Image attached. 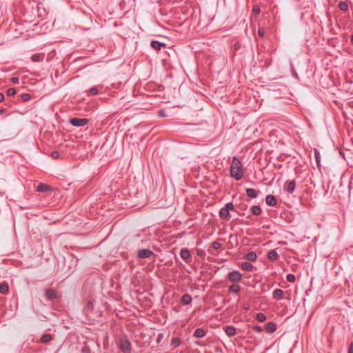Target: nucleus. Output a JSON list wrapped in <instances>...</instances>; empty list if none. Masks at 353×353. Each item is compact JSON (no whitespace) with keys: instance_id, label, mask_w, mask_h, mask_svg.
<instances>
[{"instance_id":"nucleus-29","label":"nucleus","mask_w":353,"mask_h":353,"mask_svg":"<svg viewBox=\"0 0 353 353\" xmlns=\"http://www.w3.org/2000/svg\"><path fill=\"white\" fill-rule=\"evenodd\" d=\"M338 6L342 11H347L348 10V4L345 1H341Z\"/></svg>"},{"instance_id":"nucleus-5","label":"nucleus","mask_w":353,"mask_h":353,"mask_svg":"<svg viewBox=\"0 0 353 353\" xmlns=\"http://www.w3.org/2000/svg\"><path fill=\"white\" fill-rule=\"evenodd\" d=\"M154 254L153 252L149 249H141L137 252V257L139 259H148Z\"/></svg>"},{"instance_id":"nucleus-11","label":"nucleus","mask_w":353,"mask_h":353,"mask_svg":"<svg viewBox=\"0 0 353 353\" xmlns=\"http://www.w3.org/2000/svg\"><path fill=\"white\" fill-rule=\"evenodd\" d=\"M225 334L231 337L236 334V328L234 326L228 325L225 327Z\"/></svg>"},{"instance_id":"nucleus-28","label":"nucleus","mask_w":353,"mask_h":353,"mask_svg":"<svg viewBox=\"0 0 353 353\" xmlns=\"http://www.w3.org/2000/svg\"><path fill=\"white\" fill-rule=\"evenodd\" d=\"M181 344V340L178 337L173 338L171 341V346H172L173 348H175L178 346H179Z\"/></svg>"},{"instance_id":"nucleus-42","label":"nucleus","mask_w":353,"mask_h":353,"mask_svg":"<svg viewBox=\"0 0 353 353\" xmlns=\"http://www.w3.org/2000/svg\"><path fill=\"white\" fill-rule=\"evenodd\" d=\"M11 81L13 83H18L19 81V79L18 77H12L11 79Z\"/></svg>"},{"instance_id":"nucleus-47","label":"nucleus","mask_w":353,"mask_h":353,"mask_svg":"<svg viewBox=\"0 0 353 353\" xmlns=\"http://www.w3.org/2000/svg\"><path fill=\"white\" fill-rule=\"evenodd\" d=\"M351 41H352V43H353V34L351 37Z\"/></svg>"},{"instance_id":"nucleus-33","label":"nucleus","mask_w":353,"mask_h":353,"mask_svg":"<svg viewBox=\"0 0 353 353\" xmlns=\"http://www.w3.org/2000/svg\"><path fill=\"white\" fill-rule=\"evenodd\" d=\"M89 94L91 95H96L98 94V90L96 87H92L89 90Z\"/></svg>"},{"instance_id":"nucleus-18","label":"nucleus","mask_w":353,"mask_h":353,"mask_svg":"<svg viewBox=\"0 0 353 353\" xmlns=\"http://www.w3.org/2000/svg\"><path fill=\"white\" fill-rule=\"evenodd\" d=\"M256 258L257 256L254 252H250L244 256V259L252 262L255 261L256 260Z\"/></svg>"},{"instance_id":"nucleus-15","label":"nucleus","mask_w":353,"mask_h":353,"mask_svg":"<svg viewBox=\"0 0 353 353\" xmlns=\"http://www.w3.org/2000/svg\"><path fill=\"white\" fill-rule=\"evenodd\" d=\"M45 58V54L43 53L42 54H32L31 57V60L33 62H39L42 61Z\"/></svg>"},{"instance_id":"nucleus-44","label":"nucleus","mask_w":353,"mask_h":353,"mask_svg":"<svg viewBox=\"0 0 353 353\" xmlns=\"http://www.w3.org/2000/svg\"><path fill=\"white\" fill-rule=\"evenodd\" d=\"M5 99L4 94L0 92V102L3 101Z\"/></svg>"},{"instance_id":"nucleus-7","label":"nucleus","mask_w":353,"mask_h":353,"mask_svg":"<svg viewBox=\"0 0 353 353\" xmlns=\"http://www.w3.org/2000/svg\"><path fill=\"white\" fill-rule=\"evenodd\" d=\"M45 296L48 300H54L57 298V294L54 290L48 289L45 292Z\"/></svg>"},{"instance_id":"nucleus-25","label":"nucleus","mask_w":353,"mask_h":353,"mask_svg":"<svg viewBox=\"0 0 353 353\" xmlns=\"http://www.w3.org/2000/svg\"><path fill=\"white\" fill-rule=\"evenodd\" d=\"M268 259L270 261H276L278 259L279 255H278V253L275 250H271L268 253Z\"/></svg>"},{"instance_id":"nucleus-19","label":"nucleus","mask_w":353,"mask_h":353,"mask_svg":"<svg viewBox=\"0 0 353 353\" xmlns=\"http://www.w3.org/2000/svg\"><path fill=\"white\" fill-rule=\"evenodd\" d=\"M9 291V286L8 283L3 282L0 284V293L2 294H6Z\"/></svg>"},{"instance_id":"nucleus-43","label":"nucleus","mask_w":353,"mask_h":353,"mask_svg":"<svg viewBox=\"0 0 353 353\" xmlns=\"http://www.w3.org/2000/svg\"><path fill=\"white\" fill-rule=\"evenodd\" d=\"M347 353H353V343L350 345Z\"/></svg>"},{"instance_id":"nucleus-30","label":"nucleus","mask_w":353,"mask_h":353,"mask_svg":"<svg viewBox=\"0 0 353 353\" xmlns=\"http://www.w3.org/2000/svg\"><path fill=\"white\" fill-rule=\"evenodd\" d=\"M286 280L288 281V282H290V283H294L295 282V280H296V278H295V276L292 274H287L286 276Z\"/></svg>"},{"instance_id":"nucleus-17","label":"nucleus","mask_w":353,"mask_h":353,"mask_svg":"<svg viewBox=\"0 0 353 353\" xmlns=\"http://www.w3.org/2000/svg\"><path fill=\"white\" fill-rule=\"evenodd\" d=\"M206 334V332L203 328H197L194 334V336L198 339L203 338Z\"/></svg>"},{"instance_id":"nucleus-22","label":"nucleus","mask_w":353,"mask_h":353,"mask_svg":"<svg viewBox=\"0 0 353 353\" xmlns=\"http://www.w3.org/2000/svg\"><path fill=\"white\" fill-rule=\"evenodd\" d=\"M50 190V187L44 183H39L37 188V191L39 192H46Z\"/></svg>"},{"instance_id":"nucleus-34","label":"nucleus","mask_w":353,"mask_h":353,"mask_svg":"<svg viewBox=\"0 0 353 353\" xmlns=\"http://www.w3.org/2000/svg\"><path fill=\"white\" fill-rule=\"evenodd\" d=\"M221 244L217 241H214L212 243V247L215 249V250H218L221 248Z\"/></svg>"},{"instance_id":"nucleus-16","label":"nucleus","mask_w":353,"mask_h":353,"mask_svg":"<svg viewBox=\"0 0 353 353\" xmlns=\"http://www.w3.org/2000/svg\"><path fill=\"white\" fill-rule=\"evenodd\" d=\"M192 297L190 294H185L182 296V297L181 298V302L183 304V305H188L190 304L191 302H192Z\"/></svg>"},{"instance_id":"nucleus-40","label":"nucleus","mask_w":353,"mask_h":353,"mask_svg":"<svg viewBox=\"0 0 353 353\" xmlns=\"http://www.w3.org/2000/svg\"><path fill=\"white\" fill-rule=\"evenodd\" d=\"M258 34L259 37H263L265 34V31L263 28H259L258 30Z\"/></svg>"},{"instance_id":"nucleus-2","label":"nucleus","mask_w":353,"mask_h":353,"mask_svg":"<svg viewBox=\"0 0 353 353\" xmlns=\"http://www.w3.org/2000/svg\"><path fill=\"white\" fill-rule=\"evenodd\" d=\"M119 347L123 353H130L131 352V343L125 337L119 339Z\"/></svg>"},{"instance_id":"nucleus-10","label":"nucleus","mask_w":353,"mask_h":353,"mask_svg":"<svg viewBox=\"0 0 353 353\" xmlns=\"http://www.w3.org/2000/svg\"><path fill=\"white\" fill-rule=\"evenodd\" d=\"M283 294H284V292L282 290L276 289L274 290V292L272 293V297L274 299L280 300L283 298Z\"/></svg>"},{"instance_id":"nucleus-26","label":"nucleus","mask_w":353,"mask_h":353,"mask_svg":"<svg viewBox=\"0 0 353 353\" xmlns=\"http://www.w3.org/2000/svg\"><path fill=\"white\" fill-rule=\"evenodd\" d=\"M250 211L254 215H259L261 212V208L258 205H253L251 208Z\"/></svg>"},{"instance_id":"nucleus-8","label":"nucleus","mask_w":353,"mask_h":353,"mask_svg":"<svg viewBox=\"0 0 353 353\" xmlns=\"http://www.w3.org/2000/svg\"><path fill=\"white\" fill-rule=\"evenodd\" d=\"M265 202L267 205L270 206H276L277 204V201L274 196L269 194L265 198Z\"/></svg>"},{"instance_id":"nucleus-4","label":"nucleus","mask_w":353,"mask_h":353,"mask_svg":"<svg viewBox=\"0 0 353 353\" xmlns=\"http://www.w3.org/2000/svg\"><path fill=\"white\" fill-rule=\"evenodd\" d=\"M89 120L85 118H72L70 119V123L76 127H83L88 124Z\"/></svg>"},{"instance_id":"nucleus-12","label":"nucleus","mask_w":353,"mask_h":353,"mask_svg":"<svg viewBox=\"0 0 353 353\" xmlns=\"http://www.w3.org/2000/svg\"><path fill=\"white\" fill-rule=\"evenodd\" d=\"M150 46L156 50H160L162 47L165 46V43L154 40L151 41Z\"/></svg>"},{"instance_id":"nucleus-45","label":"nucleus","mask_w":353,"mask_h":353,"mask_svg":"<svg viewBox=\"0 0 353 353\" xmlns=\"http://www.w3.org/2000/svg\"><path fill=\"white\" fill-rule=\"evenodd\" d=\"M88 307H90L91 309H92V308H93V303H92V301H89V302L88 303Z\"/></svg>"},{"instance_id":"nucleus-14","label":"nucleus","mask_w":353,"mask_h":353,"mask_svg":"<svg viewBox=\"0 0 353 353\" xmlns=\"http://www.w3.org/2000/svg\"><path fill=\"white\" fill-rule=\"evenodd\" d=\"M219 216L222 219H227L230 216V211L225 208H222L219 211Z\"/></svg>"},{"instance_id":"nucleus-6","label":"nucleus","mask_w":353,"mask_h":353,"mask_svg":"<svg viewBox=\"0 0 353 353\" xmlns=\"http://www.w3.org/2000/svg\"><path fill=\"white\" fill-rule=\"evenodd\" d=\"M295 186H296V182H295V181L292 180V181H289L288 183H287L285 185L284 190L287 192L292 194L295 190Z\"/></svg>"},{"instance_id":"nucleus-24","label":"nucleus","mask_w":353,"mask_h":353,"mask_svg":"<svg viewBox=\"0 0 353 353\" xmlns=\"http://www.w3.org/2000/svg\"><path fill=\"white\" fill-rule=\"evenodd\" d=\"M266 329H267L268 332L273 333L276 330V325L275 323H274L272 322H270L268 323Z\"/></svg>"},{"instance_id":"nucleus-13","label":"nucleus","mask_w":353,"mask_h":353,"mask_svg":"<svg viewBox=\"0 0 353 353\" xmlns=\"http://www.w3.org/2000/svg\"><path fill=\"white\" fill-rule=\"evenodd\" d=\"M240 267L242 268V270L248 272H252L254 269V267L249 262L242 263Z\"/></svg>"},{"instance_id":"nucleus-35","label":"nucleus","mask_w":353,"mask_h":353,"mask_svg":"<svg viewBox=\"0 0 353 353\" xmlns=\"http://www.w3.org/2000/svg\"><path fill=\"white\" fill-rule=\"evenodd\" d=\"M7 94L8 96H10V97L14 96L16 94V90L14 88H10L8 90Z\"/></svg>"},{"instance_id":"nucleus-32","label":"nucleus","mask_w":353,"mask_h":353,"mask_svg":"<svg viewBox=\"0 0 353 353\" xmlns=\"http://www.w3.org/2000/svg\"><path fill=\"white\" fill-rule=\"evenodd\" d=\"M21 98L23 101H28L30 99L31 97L28 93H23L21 94Z\"/></svg>"},{"instance_id":"nucleus-23","label":"nucleus","mask_w":353,"mask_h":353,"mask_svg":"<svg viewBox=\"0 0 353 353\" xmlns=\"http://www.w3.org/2000/svg\"><path fill=\"white\" fill-rule=\"evenodd\" d=\"M52 339V335L50 334H44L40 339V341L43 343H48Z\"/></svg>"},{"instance_id":"nucleus-31","label":"nucleus","mask_w":353,"mask_h":353,"mask_svg":"<svg viewBox=\"0 0 353 353\" xmlns=\"http://www.w3.org/2000/svg\"><path fill=\"white\" fill-rule=\"evenodd\" d=\"M265 319H266V317H265V314H263V313H258V314H256V319H257L259 321H260V322H263V321H265Z\"/></svg>"},{"instance_id":"nucleus-39","label":"nucleus","mask_w":353,"mask_h":353,"mask_svg":"<svg viewBox=\"0 0 353 353\" xmlns=\"http://www.w3.org/2000/svg\"><path fill=\"white\" fill-rule=\"evenodd\" d=\"M51 157L53 158V159H58L59 157V153L57 152V151H54L52 152L51 154Z\"/></svg>"},{"instance_id":"nucleus-37","label":"nucleus","mask_w":353,"mask_h":353,"mask_svg":"<svg viewBox=\"0 0 353 353\" xmlns=\"http://www.w3.org/2000/svg\"><path fill=\"white\" fill-rule=\"evenodd\" d=\"M252 12L256 15L259 14L260 13V8L258 6H254Z\"/></svg>"},{"instance_id":"nucleus-9","label":"nucleus","mask_w":353,"mask_h":353,"mask_svg":"<svg viewBox=\"0 0 353 353\" xmlns=\"http://www.w3.org/2000/svg\"><path fill=\"white\" fill-rule=\"evenodd\" d=\"M180 256L185 261H188L190 259L191 255L188 248H182L180 251Z\"/></svg>"},{"instance_id":"nucleus-3","label":"nucleus","mask_w":353,"mask_h":353,"mask_svg":"<svg viewBox=\"0 0 353 353\" xmlns=\"http://www.w3.org/2000/svg\"><path fill=\"white\" fill-rule=\"evenodd\" d=\"M228 279L233 283H236L241 281L242 274L239 271L234 270L228 273Z\"/></svg>"},{"instance_id":"nucleus-20","label":"nucleus","mask_w":353,"mask_h":353,"mask_svg":"<svg viewBox=\"0 0 353 353\" xmlns=\"http://www.w3.org/2000/svg\"><path fill=\"white\" fill-rule=\"evenodd\" d=\"M228 290L231 293L237 294L240 292L241 287L239 286V285L234 283L229 287Z\"/></svg>"},{"instance_id":"nucleus-36","label":"nucleus","mask_w":353,"mask_h":353,"mask_svg":"<svg viewBox=\"0 0 353 353\" xmlns=\"http://www.w3.org/2000/svg\"><path fill=\"white\" fill-rule=\"evenodd\" d=\"M225 209H228L229 211L232 210L234 209V205L232 203H228L225 207Z\"/></svg>"},{"instance_id":"nucleus-38","label":"nucleus","mask_w":353,"mask_h":353,"mask_svg":"<svg viewBox=\"0 0 353 353\" xmlns=\"http://www.w3.org/2000/svg\"><path fill=\"white\" fill-rule=\"evenodd\" d=\"M158 116L160 117H165L167 115L165 112L163 110H161L158 112Z\"/></svg>"},{"instance_id":"nucleus-21","label":"nucleus","mask_w":353,"mask_h":353,"mask_svg":"<svg viewBox=\"0 0 353 353\" xmlns=\"http://www.w3.org/2000/svg\"><path fill=\"white\" fill-rule=\"evenodd\" d=\"M246 194L249 197L252 199L256 198L258 196V192L253 188L246 189Z\"/></svg>"},{"instance_id":"nucleus-1","label":"nucleus","mask_w":353,"mask_h":353,"mask_svg":"<svg viewBox=\"0 0 353 353\" xmlns=\"http://www.w3.org/2000/svg\"><path fill=\"white\" fill-rule=\"evenodd\" d=\"M230 175L236 180H240L243 175L241 162L234 157L230 165Z\"/></svg>"},{"instance_id":"nucleus-46","label":"nucleus","mask_w":353,"mask_h":353,"mask_svg":"<svg viewBox=\"0 0 353 353\" xmlns=\"http://www.w3.org/2000/svg\"><path fill=\"white\" fill-rule=\"evenodd\" d=\"M4 112H5V110H4V109L1 110V114H2V113H3Z\"/></svg>"},{"instance_id":"nucleus-41","label":"nucleus","mask_w":353,"mask_h":353,"mask_svg":"<svg viewBox=\"0 0 353 353\" xmlns=\"http://www.w3.org/2000/svg\"><path fill=\"white\" fill-rule=\"evenodd\" d=\"M253 330L256 332H261L262 331V328L259 326L255 325L253 327Z\"/></svg>"},{"instance_id":"nucleus-27","label":"nucleus","mask_w":353,"mask_h":353,"mask_svg":"<svg viewBox=\"0 0 353 353\" xmlns=\"http://www.w3.org/2000/svg\"><path fill=\"white\" fill-rule=\"evenodd\" d=\"M314 157H315V160H316L317 166L319 167L320 166V162H321V154H320V152L316 148L314 149Z\"/></svg>"}]
</instances>
